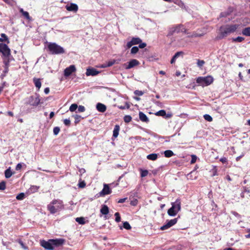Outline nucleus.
Masks as SVG:
<instances>
[{
  "label": "nucleus",
  "instance_id": "nucleus-11",
  "mask_svg": "<svg viewBox=\"0 0 250 250\" xmlns=\"http://www.w3.org/2000/svg\"><path fill=\"white\" fill-rule=\"evenodd\" d=\"M142 42V40L139 37H133L130 42H127L126 47L130 48L132 45L138 44Z\"/></svg>",
  "mask_w": 250,
  "mask_h": 250
},
{
  "label": "nucleus",
  "instance_id": "nucleus-24",
  "mask_svg": "<svg viewBox=\"0 0 250 250\" xmlns=\"http://www.w3.org/2000/svg\"><path fill=\"white\" fill-rule=\"evenodd\" d=\"M101 213L103 215H107L109 213V208L106 205H103L100 210Z\"/></svg>",
  "mask_w": 250,
  "mask_h": 250
},
{
  "label": "nucleus",
  "instance_id": "nucleus-41",
  "mask_svg": "<svg viewBox=\"0 0 250 250\" xmlns=\"http://www.w3.org/2000/svg\"><path fill=\"white\" fill-rule=\"evenodd\" d=\"M123 227L125 229L127 230H129L131 229V227L128 222H125L123 223Z\"/></svg>",
  "mask_w": 250,
  "mask_h": 250
},
{
  "label": "nucleus",
  "instance_id": "nucleus-30",
  "mask_svg": "<svg viewBox=\"0 0 250 250\" xmlns=\"http://www.w3.org/2000/svg\"><path fill=\"white\" fill-rule=\"evenodd\" d=\"M20 12L21 13L22 15L27 20L30 19V17L29 16V14L28 12L27 11H24L23 9L21 8L20 9Z\"/></svg>",
  "mask_w": 250,
  "mask_h": 250
},
{
  "label": "nucleus",
  "instance_id": "nucleus-26",
  "mask_svg": "<svg viewBox=\"0 0 250 250\" xmlns=\"http://www.w3.org/2000/svg\"><path fill=\"white\" fill-rule=\"evenodd\" d=\"M120 130V126L118 125H116L114 127L113 132V137L116 138L118 135Z\"/></svg>",
  "mask_w": 250,
  "mask_h": 250
},
{
  "label": "nucleus",
  "instance_id": "nucleus-28",
  "mask_svg": "<svg viewBox=\"0 0 250 250\" xmlns=\"http://www.w3.org/2000/svg\"><path fill=\"white\" fill-rule=\"evenodd\" d=\"M242 33L245 36H250V26L244 28L242 30Z\"/></svg>",
  "mask_w": 250,
  "mask_h": 250
},
{
  "label": "nucleus",
  "instance_id": "nucleus-31",
  "mask_svg": "<svg viewBox=\"0 0 250 250\" xmlns=\"http://www.w3.org/2000/svg\"><path fill=\"white\" fill-rule=\"evenodd\" d=\"M76 221L78 222L79 224L84 225L85 224V219L84 217H77L75 219Z\"/></svg>",
  "mask_w": 250,
  "mask_h": 250
},
{
  "label": "nucleus",
  "instance_id": "nucleus-42",
  "mask_svg": "<svg viewBox=\"0 0 250 250\" xmlns=\"http://www.w3.org/2000/svg\"><path fill=\"white\" fill-rule=\"evenodd\" d=\"M204 119L208 122H211L212 121V118L208 114H205L204 115Z\"/></svg>",
  "mask_w": 250,
  "mask_h": 250
},
{
  "label": "nucleus",
  "instance_id": "nucleus-54",
  "mask_svg": "<svg viewBox=\"0 0 250 250\" xmlns=\"http://www.w3.org/2000/svg\"><path fill=\"white\" fill-rule=\"evenodd\" d=\"M78 108V111L80 112H83L85 111V108L84 106L83 105H79Z\"/></svg>",
  "mask_w": 250,
  "mask_h": 250
},
{
  "label": "nucleus",
  "instance_id": "nucleus-63",
  "mask_svg": "<svg viewBox=\"0 0 250 250\" xmlns=\"http://www.w3.org/2000/svg\"><path fill=\"white\" fill-rule=\"evenodd\" d=\"M4 70H3V73L6 74V73H7L9 71V67H6V66H4Z\"/></svg>",
  "mask_w": 250,
  "mask_h": 250
},
{
  "label": "nucleus",
  "instance_id": "nucleus-49",
  "mask_svg": "<svg viewBox=\"0 0 250 250\" xmlns=\"http://www.w3.org/2000/svg\"><path fill=\"white\" fill-rule=\"evenodd\" d=\"M197 156L195 155H191V160L190 161V164H194L196 160H197Z\"/></svg>",
  "mask_w": 250,
  "mask_h": 250
},
{
  "label": "nucleus",
  "instance_id": "nucleus-19",
  "mask_svg": "<svg viewBox=\"0 0 250 250\" xmlns=\"http://www.w3.org/2000/svg\"><path fill=\"white\" fill-rule=\"evenodd\" d=\"M33 81L35 86L36 87V88H37L38 90L39 91L42 86L41 79L39 78H34L33 79Z\"/></svg>",
  "mask_w": 250,
  "mask_h": 250
},
{
  "label": "nucleus",
  "instance_id": "nucleus-39",
  "mask_svg": "<svg viewBox=\"0 0 250 250\" xmlns=\"http://www.w3.org/2000/svg\"><path fill=\"white\" fill-rule=\"evenodd\" d=\"M139 51V47L137 46H133L131 49V54H135Z\"/></svg>",
  "mask_w": 250,
  "mask_h": 250
},
{
  "label": "nucleus",
  "instance_id": "nucleus-33",
  "mask_svg": "<svg viewBox=\"0 0 250 250\" xmlns=\"http://www.w3.org/2000/svg\"><path fill=\"white\" fill-rule=\"evenodd\" d=\"M4 174H5V176L6 178H9L11 177V176L13 174L10 168H9L8 169H7L6 170H5Z\"/></svg>",
  "mask_w": 250,
  "mask_h": 250
},
{
  "label": "nucleus",
  "instance_id": "nucleus-58",
  "mask_svg": "<svg viewBox=\"0 0 250 250\" xmlns=\"http://www.w3.org/2000/svg\"><path fill=\"white\" fill-rule=\"evenodd\" d=\"M220 161L222 163H226L227 162L228 160L227 158L223 157L221 158V159H220Z\"/></svg>",
  "mask_w": 250,
  "mask_h": 250
},
{
  "label": "nucleus",
  "instance_id": "nucleus-22",
  "mask_svg": "<svg viewBox=\"0 0 250 250\" xmlns=\"http://www.w3.org/2000/svg\"><path fill=\"white\" fill-rule=\"evenodd\" d=\"M116 63H118V62H116V60H112L111 61L106 62L105 63L103 64L102 65V67L105 68V67H110Z\"/></svg>",
  "mask_w": 250,
  "mask_h": 250
},
{
  "label": "nucleus",
  "instance_id": "nucleus-5",
  "mask_svg": "<svg viewBox=\"0 0 250 250\" xmlns=\"http://www.w3.org/2000/svg\"><path fill=\"white\" fill-rule=\"evenodd\" d=\"M213 82L212 77L208 76L205 77H199L196 79V83L202 86H208Z\"/></svg>",
  "mask_w": 250,
  "mask_h": 250
},
{
  "label": "nucleus",
  "instance_id": "nucleus-34",
  "mask_svg": "<svg viewBox=\"0 0 250 250\" xmlns=\"http://www.w3.org/2000/svg\"><path fill=\"white\" fill-rule=\"evenodd\" d=\"M155 114L156 116L165 117V116L166 115V112L165 110L162 109L157 112Z\"/></svg>",
  "mask_w": 250,
  "mask_h": 250
},
{
  "label": "nucleus",
  "instance_id": "nucleus-1",
  "mask_svg": "<svg viewBox=\"0 0 250 250\" xmlns=\"http://www.w3.org/2000/svg\"><path fill=\"white\" fill-rule=\"evenodd\" d=\"M239 24H226L221 26L219 28V32L218 36L216 37V39H222L229 34L235 32L237 28L239 27Z\"/></svg>",
  "mask_w": 250,
  "mask_h": 250
},
{
  "label": "nucleus",
  "instance_id": "nucleus-32",
  "mask_svg": "<svg viewBox=\"0 0 250 250\" xmlns=\"http://www.w3.org/2000/svg\"><path fill=\"white\" fill-rule=\"evenodd\" d=\"M10 62V60L9 57H4V58H3V62L4 64V66L9 67Z\"/></svg>",
  "mask_w": 250,
  "mask_h": 250
},
{
  "label": "nucleus",
  "instance_id": "nucleus-10",
  "mask_svg": "<svg viewBox=\"0 0 250 250\" xmlns=\"http://www.w3.org/2000/svg\"><path fill=\"white\" fill-rule=\"evenodd\" d=\"M140 64V62L136 59H132L126 63L124 64L125 67L126 69H131L135 66Z\"/></svg>",
  "mask_w": 250,
  "mask_h": 250
},
{
  "label": "nucleus",
  "instance_id": "nucleus-52",
  "mask_svg": "<svg viewBox=\"0 0 250 250\" xmlns=\"http://www.w3.org/2000/svg\"><path fill=\"white\" fill-rule=\"evenodd\" d=\"M229 14H230V12H221L220 14V18L226 17L227 16L229 15Z\"/></svg>",
  "mask_w": 250,
  "mask_h": 250
},
{
  "label": "nucleus",
  "instance_id": "nucleus-23",
  "mask_svg": "<svg viewBox=\"0 0 250 250\" xmlns=\"http://www.w3.org/2000/svg\"><path fill=\"white\" fill-rule=\"evenodd\" d=\"M204 33H198L197 32L194 31L191 34H190L189 35H188V38H197V37H201L204 35Z\"/></svg>",
  "mask_w": 250,
  "mask_h": 250
},
{
  "label": "nucleus",
  "instance_id": "nucleus-16",
  "mask_svg": "<svg viewBox=\"0 0 250 250\" xmlns=\"http://www.w3.org/2000/svg\"><path fill=\"white\" fill-rule=\"evenodd\" d=\"M100 72L97 69L94 68H88L86 70V76H96Z\"/></svg>",
  "mask_w": 250,
  "mask_h": 250
},
{
  "label": "nucleus",
  "instance_id": "nucleus-40",
  "mask_svg": "<svg viewBox=\"0 0 250 250\" xmlns=\"http://www.w3.org/2000/svg\"><path fill=\"white\" fill-rule=\"evenodd\" d=\"M25 194L24 193H20L16 196V199L18 200H22L24 199Z\"/></svg>",
  "mask_w": 250,
  "mask_h": 250
},
{
  "label": "nucleus",
  "instance_id": "nucleus-8",
  "mask_svg": "<svg viewBox=\"0 0 250 250\" xmlns=\"http://www.w3.org/2000/svg\"><path fill=\"white\" fill-rule=\"evenodd\" d=\"M178 218H174L170 220H167V223L161 227V229L162 230L167 229L176 224Z\"/></svg>",
  "mask_w": 250,
  "mask_h": 250
},
{
  "label": "nucleus",
  "instance_id": "nucleus-29",
  "mask_svg": "<svg viewBox=\"0 0 250 250\" xmlns=\"http://www.w3.org/2000/svg\"><path fill=\"white\" fill-rule=\"evenodd\" d=\"M165 156L167 158H169L174 155L173 152L171 150H167L164 151Z\"/></svg>",
  "mask_w": 250,
  "mask_h": 250
},
{
  "label": "nucleus",
  "instance_id": "nucleus-48",
  "mask_svg": "<svg viewBox=\"0 0 250 250\" xmlns=\"http://www.w3.org/2000/svg\"><path fill=\"white\" fill-rule=\"evenodd\" d=\"M60 131V128L59 127L56 126L53 128V133L55 135H58V133H59Z\"/></svg>",
  "mask_w": 250,
  "mask_h": 250
},
{
  "label": "nucleus",
  "instance_id": "nucleus-60",
  "mask_svg": "<svg viewBox=\"0 0 250 250\" xmlns=\"http://www.w3.org/2000/svg\"><path fill=\"white\" fill-rule=\"evenodd\" d=\"M127 199V197L120 199L118 201V203H123L125 202Z\"/></svg>",
  "mask_w": 250,
  "mask_h": 250
},
{
  "label": "nucleus",
  "instance_id": "nucleus-37",
  "mask_svg": "<svg viewBox=\"0 0 250 250\" xmlns=\"http://www.w3.org/2000/svg\"><path fill=\"white\" fill-rule=\"evenodd\" d=\"M132 117L130 115H125L124 118V122L126 123H128L131 122Z\"/></svg>",
  "mask_w": 250,
  "mask_h": 250
},
{
  "label": "nucleus",
  "instance_id": "nucleus-61",
  "mask_svg": "<svg viewBox=\"0 0 250 250\" xmlns=\"http://www.w3.org/2000/svg\"><path fill=\"white\" fill-rule=\"evenodd\" d=\"M22 167V166H21V164L19 163L18 164L17 166H16V170L18 171V170H21V168Z\"/></svg>",
  "mask_w": 250,
  "mask_h": 250
},
{
  "label": "nucleus",
  "instance_id": "nucleus-14",
  "mask_svg": "<svg viewBox=\"0 0 250 250\" xmlns=\"http://www.w3.org/2000/svg\"><path fill=\"white\" fill-rule=\"evenodd\" d=\"M111 193V190L110 189L109 186L107 184H104V188L103 190L100 192V194L102 196H104L105 195L109 194Z\"/></svg>",
  "mask_w": 250,
  "mask_h": 250
},
{
  "label": "nucleus",
  "instance_id": "nucleus-15",
  "mask_svg": "<svg viewBox=\"0 0 250 250\" xmlns=\"http://www.w3.org/2000/svg\"><path fill=\"white\" fill-rule=\"evenodd\" d=\"M65 8L68 11L76 12L78 10V6L75 3H71L70 5H67Z\"/></svg>",
  "mask_w": 250,
  "mask_h": 250
},
{
  "label": "nucleus",
  "instance_id": "nucleus-53",
  "mask_svg": "<svg viewBox=\"0 0 250 250\" xmlns=\"http://www.w3.org/2000/svg\"><path fill=\"white\" fill-rule=\"evenodd\" d=\"M134 93L135 95L138 96H142L144 94V92L142 91H140V90H135L134 91Z\"/></svg>",
  "mask_w": 250,
  "mask_h": 250
},
{
  "label": "nucleus",
  "instance_id": "nucleus-59",
  "mask_svg": "<svg viewBox=\"0 0 250 250\" xmlns=\"http://www.w3.org/2000/svg\"><path fill=\"white\" fill-rule=\"evenodd\" d=\"M172 114L171 113H166V115L165 116L164 118L165 119H169L171 118L172 117Z\"/></svg>",
  "mask_w": 250,
  "mask_h": 250
},
{
  "label": "nucleus",
  "instance_id": "nucleus-25",
  "mask_svg": "<svg viewBox=\"0 0 250 250\" xmlns=\"http://www.w3.org/2000/svg\"><path fill=\"white\" fill-rule=\"evenodd\" d=\"M0 36L1 38H0V42H6L7 43L10 42L9 39L5 34L1 33Z\"/></svg>",
  "mask_w": 250,
  "mask_h": 250
},
{
  "label": "nucleus",
  "instance_id": "nucleus-36",
  "mask_svg": "<svg viewBox=\"0 0 250 250\" xmlns=\"http://www.w3.org/2000/svg\"><path fill=\"white\" fill-rule=\"evenodd\" d=\"M74 117L75 119V124L79 123L80 122L81 119H83L81 116L78 114L75 115Z\"/></svg>",
  "mask_w": 250,
  "mask_h": 250
},
{
  "label": "nucleus",
  "instance_id": "nucleus-38",
  "mask_svg": "<svg viewBox=\"0 0 250 250\" xmlns=\"http://www.w3.org/2000/svg\"><path fill=\"white\" fill-rule=\"evenodd\" d=\"M78 108V105L76 104H72L70 107H69V110L71 112H74L76 110V109Z\"/></svg>",
  "mask_w": 250,
  "mask_h": 250
},
{
  "label": "nucleus",
  "instance_id": "nucleus-55",
  "mask_svg": "<svg viewBox=\"0 0 250 250\" xmlns=\"http://www.w3.org/2000/svg\"><path fill=\"white\" fill-rule=\"evenodd\" d=\"M63 123L65 125L69 126L70 125V121L69 120V119H64L63 120Z\"/></svg>",
  "mask_w": 250,
  "mask_h": 250
},
{
  "label": "nucleus",
  "instance_id": "nucleus-62",
  "mask_svg": "<svg viewBox=\"0 0 250 250\" xmlns=\"http://www.w3.org/2000/svg\"><path fill=\"white\" fill-rule=\"evenodd\" d=\"M246 231L248 233V234L245 235V237L246 238H250V228L249 229H248Z\"/></svg>",
  "mask_w": 250,
  "mask_h": 250
},
{
  "label": "nucleus",
  "instance_id": "nucleus-21",
  "mask_svg": "<svg viewBox=\"0 0 250 250\" xmlns=\"http://www.w3.org/2000/svg\"><path fill=\"white\" fill-rule=\"evenodd\" d=\"M178 212L179 211H177V210L175 209L174 207H171L168 209L167 214L170 216H174L177 214Z\"/></svg>",
  "mask_w": 250,
  "mask_h": 250
},
{
  "label": "nucleus",
  "instance_id": "nucleus-6",
  "mask_svg": "<svg viewBox=\"0 0 250 250\" xmlns=\"http://www.w3.org/2000/svg\"><path fill=\"white\" fill-rule=\"evenodd\" d=\"M186 32V29L184 28V25L182 24H178L175 26L172 27L168 29V32L167 36H171L175 33H179L180 32Z\"/></svg>",
  "mask_w": 250,
  "mask_h": 250
},
{
  "label": "nucleus",
  "instance_id": "nucleus-3",
  "mask_svg": "<svg viewBox=\"0 0 250 250\" xmlns=\"http://www.w3.org/2000/svg\"><path fill=\"white\" fill-rule=\"evenodd\" d=\"M47 50L52 55L63 54L65 52L64 48L55 42H47Z\"/></svg>",
  "mask_w": 250,
  "mask_h": 250
},
{
  "label": "nucleus",
  "instance_id": "nucleus-9",
  "mask_svg": "<svg viewBox=\"0 0 250 250\" xmlns=\"http://www.w3.org/2000/svg\"><path fill=\"white\" fill-rule=\"evenodd\" d=\"M40 245L42 247L47 250H53L54 247L52 246V243L49 240L46 241L44 240L40 241Z\"/></svg>",
  "mask_w": 250,
  "mask_h": 250
},
{
  "label": "nucleus",
  "instance_id": "nucleus-57",
  "mask_svg": "<svg viewBox=\"0 0 250 250\" xmlns=\"http://www.w3.org/2000/svg\"><path fill=\"white\" fill-rule=\"evenodd\" d=\"M139 47L140 48H144L146 46V44L145 42H141L139 44Z\"/></svg>",
  "mask_w": 250,
  "mask_h": 250
},
{
  "label": "nucleus",
  "instance_id": "nucleus-2",
  "mask_svg": "<svg viewBox=\"0 0 250 250\" xmlns=\"http://www.w3.org/2000/svg\"><path fill=\"white\" fill-rule=\"evenodd\" d=\"M47 208L51 214H55L62 210L64 205L62 200L54 199L47 205Z\"/></svg>",
  "mask_w": 250,
  "mask_h": 250
},
{
  "label": "nucleus",
  "instance_id": "nucleus-64",
  "mask_svg": "<svg viewBox=\"0 0 250 250\" xmlns=\"http://www.w3.org/2000/svg\"><path fill=\"white\" fill-rule=\"evenodd\" d=\"M49 91H50V89L49 87H46L44 89V93L46 94H47L49 93Z\"/></svg>",
  "mask_w": 250,
  "mask_h": 250
},
{
  "label": "nucleus",
  "instance_id": "nucleus-27",
  "mask_svg": "<svg viewBox=\"0 0 250 250\" xmlns=\"http://www.w3.org/2000/svg\"><path fill=\"white\" fill-rule=\"evenodd\" d=\"M146 158L150 160L155 161L158 158V155L156 153H152L147 155Z\"/></svg>",
  "mask_w": 250,
  "mask_h": 250
},
{
  "label": "nucleus",
  "instance_id": "nucleus-4",
  "mask_svg": "<svg viewBox=\"0 0 250 250\" xmlns=\"http://www.w3.org/2000/svg\"><path fill=\"white\" fill-rule=\"evenodd\" d=\"M37 96L36 97L34 96H31L27 97L25 99L24 104L26 105H30L34 107H36L39 105L41 103V100L40 99V95L39 94H37Z\"/></svg>",
  "mask_w": 250,
  "mask_h": 250
},
{
  "label": "nucleus",
  "instance_id": "nucleus-18",
  "mask_svg": "<svg viewBox=\"0 0 250 250\" xmlns=\"http://www.w3.org/2000/svg\"><path fill=\"white\" fill-rule=\"evenodd\" d=\"M140 120L145 123H148L149 122V119L146 115L144 114L143 112L140 111L139 113Z\"/></svg>",
  "mask_w": 250,
  "mask_h": 250
},
{
  "label": "nucleus",
  "instance_id": "nucleus-20",
  "mask_svg": "<svg viewBox=\"0 0 250 250\" xmlns=\"http://www.w3.org/2000/svg\"><path fill=\"white\" fill-rule=\"evenodd\" d=\"M97 109L101 112H104L106 110V106L101 103H98L96 105Z\"/></svg>",
  "mask_w": 250,
  "mask_h": 250
},
{
  "label": "nucleus",
  "instance_id": "nucleus-43",
  "mask_svg": "<svg viewBox=\"0 0 250 250\" xmlns=\"http://www.w3.org/2000/svg\"><path fill=\"white\" fill-rule=\"evenodd\" d=\"M141 176L142 177H145L146 176L148 173V172L147 170L141 169Z\"/></svg>",
  "mask_w": 250,
  "mask_h": 250
},
{
  "label": "nucleus",
  "instance_id": "nucleus-46",
  "mask_svg": "<svg viewBox=\"0 0 250 250\" xmlns=\"http://www.w3.org/2000/svg\"><path fill=\"white\" fill-rule=\"evenodd\" d=\"M246 194V196L247 198H249L250 197V191L248 188H245L243 191Z\"/></svg>",
  "mask_w": 250,
  "mask_h": 250
},
{
  "label": "nucleus",
  "instance_id": "nucleus-56",
  "mask_svg": "<svg viewBox=\"0 0 250 250\" xmlns=\"http://www.w3.org/2000/svg\"><path fill=\"white\" fill-rule=\"evenodd\" d=\"M184 54V52H182V51H179V52H176L175 55H174V56L177 59V58H178L181 55H183Z\"/></svg>",
  "mask_w": 250,
  "mask_h": 250
},
{
  "label": "nucleus",
  "instance_id": "nucleus-47",
  "mask_svg": "<svg viewBox=\"0 0 250 250\" xmlns=\"http://www.w3.org/2000/svg\"><path fill=\"white\" fill-rule=\"evenodd\" d=\"M6 188V183L4 181L0 182V190H4Z\"/></svg>",
  "mask_w": 250,
  "mask_h": 250
},
{
  "label": "nucleus",
  "instance_id": "nucleus-12",
  "mask_svg": "<svg viewBox=\"0 0 250 250\" xmlns=\"http://www.w3.org/2000/svg\"><path fill=\"white\" fill-rule=\"evenodd\" d=\"M76 71V68L74 65H71L69 67L66 68L64 70V76L68 77L71 75L73 72Z\"/></svg>",
  "mask_w": 250,
  "mask_h": 250
},
{
  "label": "nucleus",
  "instance_id": "nucleus-7",
  "mask_svg": "<svg viewBox=\"0 0 250 250\" xmlns=\"http://www.w3.org/2000/svg\"><path fill=\"white\" fill-rule=\"evenodd\" d=\"M0 53L4 57H9L11 55V50L7 44L0 43Z\"/></svg>",
  "mask_w": 250,
  "mask_h": 250
},
{
  "label": "nucleus",
  "instance_id": "nucleus-45",
  "mask_svg": "<svg viewBox=\"0 0 250 250\" xmlns=\"http://www.w3.org/2000/svg\"><path fill=\"white\" fill-rule=\"evenodd\" d=\"M138 201L137 199H133L130 201V204L132 206H136L138 204Z\"/></svg>",
  "mask_w": 250,
  "mask_h": 250
},
{
  "label": "nucleus",
  "instance_id": "nucleus-17",
  "mask_svg": "<svg viewBox=\"0 0 250 250\" xmlns=\"http://www.w3.org/2000/svg\"><path fill=\"white\" fill-rule=\"evenodd\" d=\"M172 207H174L177 211H179L181 209V200L180 199H177L175 202L172 203Z\"/></svg>",
  "mask_w": 250,
  "mask_h": 250
},
{
  "label": "nucleus",
  "instance_id": "nucleus-35",
  "mask_svg": "<svg viewBox=\"0 0 250 250\" xmlns=\"http://www.w3.org/2000/svg\"><path fill=\"white\" fill-rule=\"evenodd\" d=\"M245 40L244 37H237L235 38H232V41L234 42H241Z\"/></svg>",
  "mask_w": 250,
  "mask_h": 250
},
{
  "label": "nucleus",
  "instance_id": "nucleus-50",
  "mask_svg": "<svg viewBox=\"0 0 250 250\" xmlns=\"http://www.w3.org/2000/svg\"><path fill=\"white\" fill-rule=\"evenodd\" d=\"M86 186V183L84 181L80 182L78 184V187L80 188H84Z\"/></svg>",
  "mask_w": 250,
  "mask_h": 250
},
{
  "label": "nucleus",
  "instance_id": "nucleus-13",
  "mask_svg": "<svg viewBox=\"0 0 250 250\" xmlns=\"http://www.w3.org/2000/svg\"><path fill=\"white\" fill-rule=\"evenodd\" d=\"M50 241L52 242L53 247H59L62 245L65 242V240L62 238L50 239Z\"/></svg>",
  "mask_w": 250,
  "mask_h": 250
},
{
  "label": "nucleus",
  "instance_id": "nucleus-51",
  "mask_svg": "<svg viewBox=\"0 0 250 250\" xmlns=\"http://www.w3.org/2000/svg\"><path fill=\"white\" fill-rule=\"evenodd\" d=\"M205 62L204 61L198 60L197 63V65L199 67H201L202 66H203V65L205 64Z\"/></svg>",
  "mask_w": 250,
  "mask_h": 250
},
{
  "label": "nucleus",
  "instance_id": "nucleus-44",
  "mask_svg": "<svg viewBox=\"0 0 250 250\" xmlns=\"http://www.w3.org/2000/svg\"><path fill=\"white\" fill-rule=\"evenodd\" d=\"M115 221L117 222H119L121 221V217L120 213L119 212H116L115 213Z\"/></svg>",
  "mask_w": 250,
  "mask_h": 250
}]
</instances>
